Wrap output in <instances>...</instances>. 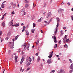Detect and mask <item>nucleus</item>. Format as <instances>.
I'll use <instances>...</instances> for the list:
<instances>
[{"label":"nucleus","instance_id":"9b49d317","mask_svg":"<svg viewBox=\"0 0 73 73\" xmlns=\"http://www.w3.org/2000/svg\"><path fill=\"white\" fill-rule=\"evenodd\" d=\"M73 64L72 63V64H71L70 66V68L71 69H73Z\"/></svg>","mask_w":73,"mask_h":73},{"label":"nucleus","instance_id":"e2e57ef3","mask_svg":"<svg viewBox=\"0 0 73 73\" xmlns=\"http://www.w3.org/2000/svg\"><path fill=\"white\" fill-rule=\"evenodd\" d=\"M66 41V40H63L64 43H65Z\"/></svg>","mask_w":73,"mask_h":73},{"label":"nucleus","instance_id":"c756f323","mask_svg":"<svg viewBox=\"0 0 73 73\" xmlns=\"http://www.w3.org/2000/svg\"><path fill=\"white\" fill-rule=\"evenodd\" d=\"M64 47L65 48H68V45L66 44H65L64 45Z\"/></svg>","mask_w":73,"mask_h":73},{"label":"nucleus","instance_id":"052dcab7","mask_svg":"<svg viewBox=\"0 0 73 73\" xmlns=\"http://www.w3.org/2000/svg\"><path fill=\"white\" fill-rule=\"evenodd\" d=\"M25 26H23V29H25Z\"/></svg>","mask_w":73,"mask_h":73},{"label":"nucleus","instance_id":"4468645a","mask_svg":"<svg viewBox=\"0 0 73 73\" xmlns=\"http://www.w3.org/2000/svg\"><path fill=\"white\" fill-rule=\"evenodd\" d=\"M67 37V36H66V35L64 37V38L63 39V41H66V39Z\"/></svg>","mask_w":73,"mask_h":73},{"label":"nucleus","instance_id":"69168bd1","mask_svg":"<svg viewBox=\"0 0 73 73\" xmlns=\"http://www.w3.org/2000/svg\"><path fill=\"white\" fill-rule=\"evenodd\" d=\"M64 4V2H63L62 3V4L63 5Z\"/></svg>","mask_w":73,"mask_h":73},{"label":"nucleus","instance_id":"72a5a7b5","mask_svg":"<svg viewBox=\"0 0 73 73\" xmlns=\"http://www.w3.org/2000/svg\"><path fill=\"white\" fill-rule=\"evenodd\" d=\"M58 25H59V23H57V25H56V28H57V27H58Z\"/></svg>","mask_w":73,"mask_h":73},{"label":"nucleus","instance_id":"0eeeda50","mask_svg":"<svg viewBox=\"0 0 73 73\" xmlns=\"http://www.w3.org/2000/svg\"><path fill=\"white\" fill-rule=\"evenodd\" d=\"M12 24H13V20L12 19L11 21L9 22V25L10 26H12Z\"/></svg>","mask_w":73,"mask_h":73},{"label":"nucleus","instance_id":"dca6fc26","mask_svg":"<svg viewBox=\"0 0 73 73\" xmlns=\"http://www.w3.org/2000/svg\"><path fill=\"white\" fill-rule=\"evenodd\" d=\"M8 54H11V50H8Z\"/></svg>","mask_w":73,"mask_h":73},{"label":"nucleus","instance_id":"c85d7f7f","mask_svg":"<svg viewBox=\"0 0 73 73\" xmlns=\"http://www.w3.org/2000/svg\"><path fill=\"white\" fill-rule=\"evenodd\" d=\"M25 11V9H23L22 10V12H24Z\"/></svg>","mask_w":73,"mask_h":73},{"label":"nucleus","instance_id":"37998d69","mask_svg":"<svg viewBox=\"0 0 73 73\" xmlns=\"http://www.w3.org/2000/svg\"><path fill=\"white\" fill-rule=\"evenodd\" d=\"M1 34H2V31H0V36L1 35Z\"/></svg>","mask_w":73,"mask_h":73},{"label":"nucleus","instance_id":"79ce46f5","mask_svg":"<svg viewBox=\"0 0 73 73\" xmlns=\"http://www.w3.org/2000/svg\"><path fill=\"white\" fill-rule=\"evenodd\" d=\"M46 7V4H44V5H43V8H44V7Z\"/></svg>","mask_w":73,"mask_h":73},{"label":"nucleus","instance_id":"6e6552de","mask_svg":"<svg viewBox=\"0 0 73 73\" xmlns=\"http://www.w3.org/2000/svg\"><path fill=\"white\" fill-rule=\"evenodd\" d=\"M51 62V59H48L47 60V63H48V64H50Z\"/></svg>","mask_w":73,"mask_h":73},{"label":"nucleus","instance_id":"c03bdc74","mask_svg":"<svg viewBox=\"0 0 73 73\" xmlns=\"http://www.w3.org/2000/svg\"><path fill=\"white\" fill-rule=\"evenodd\" d=\"M23 69V67H21V69H20V72L21 71V70H22V69Z\"/></svg>","mask_w":73,"mask_h":73},{"label":"nucleus","instance_id":"e433bc0d","mask_svg":"<svg viewBox=\"0 0 73 73\" xmlns=\"http://www.w3.org/2000/svg\"><path fill=\"white\" fill-rule=\"evenodd\" d=\"M4 16H5L4 15L3 16V17H2V18H1V20H3V19H4Z\"/></svg>","mask_w":73,"mask_h":73},{"label":"nucleus","instance_id":"603ef678","mask_svg":"<svg viewBox=\"0 0 73 73\" xmlns=\"http://www.w3.org/2000/svg\"><path fill=\"white\" fill-rule=\"evenodd\" d=\"M24 31H25V29H23L22 31V32H23Z\"/></svg>","mask_w":73,"mask_h":73},{"label":"nucleus","instance_id":"2f4dec72","mask_svg":"<svg viewBox=\"0 0 73 73\" xmlns=\"http://www.w3.org/2000/svg\"><path fill=\"white\" fill-rule=\"evenodd\" d=\"M57 44H55V45L54 46V48H56L57 47Z\"/></svg>","mask_w":73,"mask_h":73},{"label":"nucleus","instance_id":"f704fd0d","mask_svg":"<svg viewBox=\"0 0 73 73\" xmlns=\"http://www.w3.org/2000/svg\"><path fill=\"white\" fill-rule=\"evenodd\" d=\"M20 50H21V49H19L18 51V52H19V53H20Z\"/></svg>","mask_w":73,"mask_h":73},{"label":"nucleus","instance_id":"7c9ffc66","mask_svg":"<svg viewBox=\"0 0 73 73\" xmlns=\"http://www.w3.org/2000/svg\"><path fill=\"white\" fill-rule=\"evenodd\" d=\"M33 27H35L36 26V24H35V23H33Z\"/></svg>","mask_w":73,"mask_h":73},{"label":"nucleus","instance_id":"1a4fd4ad","mask_svg":"<svg viewBox=\"0 0 73 73\" xmlns=\"http://www.w3.org/2000/svg\"><path fill=\"white\" fill-rule=\"evenodd\" d=\"M54 42L56 43L57 42V38H56V37H55L54 38Z\"/></svg>","mask_w":73,"mask_h":73},{"label":"nucleus","instance_id":"f257e3e1","mask_svg":"<svg viewBox=\"0 0 73 73\" xmlns=\"http://www.w3.org/2000/svg\"><path fill=\"white\" fill-rule=\"evenodd\" d=\"M27 61L26 66H29L31 65V62L32 60L31 58L30 57L27 58Z\"/></svg>","mask_w":73,"mask_h":73},{"label":"nucleus","instance_id":"a19ab883","mask_svg":"<svg viewBox=\"0 0 73 73\" xmlns=\"http://www.w3.org/2000/svg\"><path fill=\"white\" fill-rule=\"evenodd\" d=\"M69 61H70V63H72V60H71V59H70Z\"/></svg>","mask_w":73,"mask_h":73},{"label":"nucleus","instance_id":"680f3d73","mask_svg":"<svg viewBox=\"0 0 73 73\" xmlns=\"http://www.w3.org/2000/svg\"><path fill=\"white\" fill-rule=\"evenodd\" d=\"M54 72H55V71L54 70H52L51 72H53V73H54Z\"/></svg>","mask_w":73,"mask_h":73},{"label":"nucleus","instance_id":"4d7b16f0","mask_svg":"<svg viewBox=\"0 0 73 73\" xmlns=\"http://www.w3.org/2000/svg\"><path fill=\"white\" fill-rule=\"evenodd\" d=\"M38 53H36L35 54L36 56H38Z\"/></svg>","mask_w":73,"mask_h":73},{"label":"nucleus","instance_id":"864d4df0","mask_svg":"<svg viewBox=\"0 0 73 73\" xmlns=\"http://www.w3.org/2000/svg\"><path fill=\"white\" fill-rule=\"evenodd\" d=\"M62 32H63L62 31H60V33H61V34H62Z\"/></svg>","mask_w":73,"mask_h":73},{"label":"nucleus","instance_id":"6e6d98bb","mask_svg":"<svg viewBox=\"0 0 73 73\" xmlns=\"http://www.w3.org/2000/svg\"><path fill=\"white\" fill-rule=\"evenodd\" d=\"M6 15H7V13H5L4 14V15H3V16H6Z\"/></svg>","mask_w":73,"mask_h":73},{"label":"nucleus","instance_id":"b1692460","mask_svg":"<svg viewBox=\"0 0 73 73\" xmlns=\"http://www.w3.org/2000/svg\"><path fill=\"white\" fill-rule=\"evenodd\" d=\"M42 20V18L41 17V18H40L38 20V21H41V20Z\"/></svg>","mask_w":73,"mask_h":73},{"label":"nucleus","instance_id":"0e129e2a","mask_svg":"<svg viewBox=\"0 0 73 73\" xmlns=\"http://www.w3.org/2000/svg\"><path fill=\"white\" fill-rule=\"evenodd\" d=\"M29 15H28L27 16V17H29L30 18V17H29Z\"/></svg>","mask_w":73,"mask_h":73},{"label":"nucleus","instance_id":"58836bf2","mask_svg":"<svg viewBox=\"0 0 73 73\" xmlns=\"http://www.w3.org/2000/svg\"><path fill=\"white\" fill-rule=\"evenodd\" d=\"M29 46H30V44H29L27 48H29Z\"/></svg>","mask_w":73,"mask_h":73},{"label":"nucleus","instance_id":"9d476101","mask_svg":"<svg viewBox=\"0 0 73 73\" xmlns=\"http://www.w3.org/2000/svg\"><path fill=\"white\" fill-rule=\"evenodd\" d=\"M17 58H18V57L16 56H15V63H16L17 62Z\"/></svg>","mask_w":73,"mask_h":73},{"label":"nucleus","instance_id":"aec40b11","mask_svg":"<svg viewBox=\"0 0 73 73\" xmlns=\"http://www.w3.org/2000/svg\"><path fill=\"white\" fill-rule=\"evenodd\" d=\"M19 25H20V24H19V23H18V24L16 25H15V27H19Z\"/></svg>","mask_w":73,"mask_h":73},{"label":"nucleus","instance_id":"c9c22d12","mask_svg":"<svg viewBox=\"0 0 73 73\" xmlns=\"http://www.w3.org/2000/svg\"><path fill=\"white\" fill-rule=\"evenodd\" d=\"M72 72H73V70H70V73H72Z\"/></svg>","mask_w":73,"mask_h":73},{"label":"nucleus","instance_id":"20e7f679","mask_svg":"<svg viewBox=\"0 0 73 73\" xmlns=\"http://www.w3.org/2000/svg\"><path fill=\"white\" fill-rule=\"evenodd\" d=\"M24 57L22 56V59L21 60V61L20 62V64H22V63H23V62L24 61Z\"/></svg>","mask_w":73,"mask_h":73},{"label":"nucleus","instance_id":"f03ea898","mask_svg":"<svg viewBox=\"0 0 73 73\" xmlns=\"http://www.w3.org/2000/svg\"><path fill=\"white\" fill-rule=\"evenodd\" d=\"M9 44L10 45L9 46V48H10V49H13V48H14V47H13V46H14V42H9Z\"/></svg>","mask_w":73,"mask_h":73},{"label":"nucleus","instance_id":"3c124183","mask_svg":"<svg viewBox=\"0 0 73 73\" xmlns=\"http://www.w3.org/2000/svg\"><path fill=\"white\" fill-rule=\"evenodd\" d=\"M61 40H60L59 42H58L59 44H61Z\"/></svg>","mask_w":73,"mask_h":73},{"label":"nucleus","instance_id":"39448f33","mask_svg":"<svg viewBox=\"0 0 73 73\" xmlns=\"http://www.w3.org/2000/svg\"><path fill=\"white\" fill-rule=\"evenodd\" d=\"M62 11H64V9H60L58 10V12L59 13H61Z\"/></svg>","mask_w":73,"mask_h":73},{"label":"nucleus","instance_id":"8fccbe9b","mask_svg":"<svg viewBox=\"0 0 73 73\" xmlns=\"http://www.w3.org/2000/svg\"><path fill=\"white\" fill-rule=\"evenodd\" d=\"M24 46V48H25V47L27 46V44H25Z\"/></svg>","mask_w":73,"mask_h":73},{"label":"nucleus","instance_id":"2eb2a0df","mask_svg":"<svg viewBox=\"0 0 73 73\" xmlns=\"http://www.w3.org/2000/svg\"><path fill=\"white\" fill-rule=\"evenodd\" d=\"M53 52L52 51V52H50V53L49 55H50L51 56H52L53 55Z\"/></svg>","mask_w":73,"mask_h":73},{"label":"nucleus","instance_id":"4c0bfd02","mask_svg":"<svg viewBox=\"0 0 73 73\" xmlns=\"http://www.w3.org/2000/svg\"><path fill=\"white\" fill-rule=\"evenodd\" d=\"M48 57L49 58H51L52 57V55H50Z\"/></svg>","mask_w":73,"mask_h":73},{"label":"nucleus","instance_id":"de8ad7c7","mask_svg":"<svg viewBox=\"0 0 73 73\" xmlns=\"http://www.w3.org/2000/svg\"><path fill=\"white\" fill-rule=\"evenodd\" d=\"M5 40H8V37H7L5 38Z\"/></svg>","mask_w":73,"mask_h":73},{"label":"nucleus","instance_id":"5701e85b","mask_svg":"<svg viewBox=\"0 0 73 73\" xmlns=\"http://www.w3.org/2000/svg\"><path fill=\"white\" fill-rule=\"evenodd\" d=\"M2 25L3 27H5V24L4 22L2 23Z\"/></svg>","mask_w":73,"mask_h":73},{"label":"nucleus","instance_id":"774afa93","mask_svg":"<svg viewBox=\"0 0 73 73\" xmlns=\"http://www.w3.org/2000/svg\"><path fill=\"white\" fill-rule=\"evenodd\" d=\"M71 17L72 20H73V17L72 16H71Z\"/></svg>","mask_w":73,"mask_h":73},{"label":"nucleus","instance_id":"13d9d810","mask_svg":"<svg viewBox=\"0 0 73 73\" xmlns=\"http://www.w3.org/2000/svg\"><path fill=\"white\" fill-rule=\"evenodd\" d=\"M12 25V27H15V25Z\"/></svg>","mask_w":73,"mask_h":73},{"label":"nucleus","instance_id":"6ab92c4d","mask_svg":"<svg viewBox=\"0 0 73 73\" xmlns=\"http://www.w3.org/2000/svg\"><path fill=\"white\" fill-rule=\"evenodd\" d=\"M40 57L38 56V59L37 60V62H38V61H40Z\"/></svg>","mask_w":73,"mask_h":73},{"label":"nucleus","instance_id":"473e14b6","mask_svg":"<svg viewBox=\"0 0 73 73\" xmlns=\"http://www.w3.org/2000/svg\"><path fill=\"white\" fill-rule=\"evenodd\" d=\"M15 14V11H13L12 13H11V14L12 15H13L14 14Z\"/></svg>","mask_w":73,"mask_h":73},{"label":"nucleus","instance_id":"ddd939ff","mask_svg":"<svg viewBox=\"0 0 73 73\" xmlns=\"http://www.w3.org/2000/svg\"><path fill=\"white\" fill-rule=\"evenodd\" d=\"M25 7L26 8H28L29 7V5L28 4H26L25 5Z\"/></svg>","mask_w":73,"mask_h":73},{"label":"nucleus","instance_id":"a18cd8bd","mask_svg":"<svg viewBox=\"0 0 73 73\" xmlns=\"http://www.w3.org/2000/svg\"><path fill=\"white\" fill-rule=\"evenodd\" d=\"M29 70V68H27V69L26 70V72H27V71H28Z\"/></svg>","mask_w":73,"mask_h":73},{"label":"nucleus","instance_id":"393cba45","mask_svg":"<svg viewBox=\"0 0 73 73\" xmlns=\"http://www.w3.org/2000/svg\"><path fill=\"white\" fill-rule=\"evenodd\" d=\"M38 42H39V40H38L36 42V46H37V45L38 44Z\"/></svg>","mask_w":73,"mask_h":73},{"label":"nucleus","instance_id":"a211bd4d","mask_svg":"<svg viewBox=\"0 0 73 73\" xmlns=\"http://www.w3.org/2000/svg\"><path fill=\"white\" fill-rule=\"evenodd\" d=\"M1 7L2 8H4V4L2 3L1 5Z\"/></svg>","mask_w":73,"mask_h":73},{"label":"nucleus","instance_id":"49530a36","mask_svg":"<svg viewBox=\"0 0 73 73\" xmlns=\"http://www.w3.org/2000/svg\"><path fill=\"white\" fill-rule=\"evenodd\" d=\"M11 5H12L13 4V2H12L11 3Z\"/></svg>","mask_w":73,"mask_h":73},{"label":"nucleus","instance_id":"cd10ccee","mask_svg":"<svg viewBox=\"0 0 73 73\" xmlns=\"http://www.w3.org/2000/svg\"><path fill=\"white\" fill-rule=\"evenodd\" d=\"M56 20L57 21H60V18H59L58 17H57L56 18Z\"/></svg>","mask_w":73,"mask_h":73},{"label":"nucleus","instance_id":"f3484780","mask_svg":"<svg viewBox=\"0 0 73 73\" xmlns=\"http://www.w3.org/2000/svg\"><path fill=\"white\" fill-rule=\"evenodd\" d=\"M19 37V35H17V36H16L15 37V40H16Z\"/></svg>","mask_w":73,"mask_h":73},{"label":"nucleus","instance_id":"338daca9","mask_svg":"<svg viewBox=\"0 0 73 73\" xmlns=\"http://www.w3.org/2000/svg\"><path fill=\"white\" fill-rule=\"evenodd\" d=\"M21 25H24V23H22L21 24Z\"/></svg>","mask_w":73,"mask_h":73},{"label":"nucleus","instance_id":"bf43d9fd","mask_svg":"<svg viewBox=\"0 0 73 73\" xmlns=\"http://www.w3.org/2000/svg\"><path fill=\"white\" fill-rule=\"evenodd\" d=\"M67 4L68 5H70V3H67Z\"/></svg>","mask_w":73,"mask_h":73},{"label":"nucleus","instance_id":"f8f14e48","mask_svg":"<svg viewBox=\"0 0 73 73\" xmlns=\"http://www.w3.org/2000/svg\"><path fill=\"white\" fill-rule=\"evenodd\" d=\"M25 31H26V35H27V36H28V35H29V33L28 31H27V30H25Z\"/></svg>","mask_w":73,"mask_h":73},{"label":"nucleus","instance_id":"4be33fe9","mask_svg":"<svg viewBox=\"0 0 73 73\" xmlns=\"http://www.w3.org/2000/svg\"><path fill=\"white\" fill-rule=\"evenodd\" d=\"M31 32H32V33H34V32H35V30H34V29H32L31 30Z\"/></svg>","mask_w":73,"mask_h":73},{"label":"nucleus","instance_id":"423d86ee","mask_svg":"<svg viewBox=\"0 0 73 73\" xmlns=\"http://www.w3.org/2000/svg\"><path fill=\"white\" fill-rule=\"evenodd\" d=\"M51 16H52V13L51 12H49L48 14V17H47L46 18H48V17H50Z\"/></svg>","mask_w":73,"mask_h":73},{"label":"nucleus","instance_id":"5fc2aeb1","mask_svg":"<svg viewBox=\"0 0 73 73\" xmlns=\"http://www.w3.org/2000/svg\"><path fill=\"white\" fill-rule=\"evenodd\" d=\"M66 29V27H64L63 28V29L65 30V29Z\"/></svg>","mask_w":73,"mask_h":73},{"label":"nucleus","instance_id":"7ed1b4c3","mask_svg":"<svg viewBox=\"0 0 73 73\" xmlns=\"http://www.w3.org/2000/svg\"><path fill=\"white\" fill-rule=\"evenodd\" d=\"M58 73H65V71L63 70H59L58 71Z\"/></svg>","mask_w":73,"mask_h":73},{"label":"nucleus","instance_id":"09e8293b","mask_svg":"<svg viewBox=\"0 0 73 73\" xmlns=\"http://www.w3.org/2000/svg\"><path fill=\"white\" fill-rule=\"evenodd\" d=\"M56 37V36H52V38H54V37Z\"/></svg>","mask_w":73,"mask_h":73},{"label":"nucleus","instance_id":"412c9836","mask_svg":"<svg viewBox=\"0 0 73 73\" xmlns=\"http://www.w3.org/2000/svg\"><path fill=\"white\" fill-rule=\"evenodd\" d=\"M57 33V28L56 29V30L55 32V35H56V34Z\"/></svg>","mask_w":73,"mask_h":73},{"label":"nucleus","instance_id":"ea45409f","mask_svg":"<svg viewBox=\"0 0 73 73\" xmlns=\"http://www.w3.org/2000/svg\"><path fill=\"white\" fill-rule=\"evenodd\" d=\"M66 42H68V41H69V38H68V39L66 38Z\"/></svg>","mask_w":73,"mask_h":73},{"label":"nucleus","instance_id":"a878e982","mask_svg":"<svg viewBox=\"0 0 73 73\" xmlns=\"http://www.w3.org/2000/svg\"><path fill=\"white\" fill-rule=\"evenodd\" d=\"M16 6V5L15 4L13 6V8H15Z\"/></svg>","mask_w":73,"mask_h":73},{"label":"nucleus","instance_id":"bb28decb","mask_svg":"<svg viewBox=\"0 0 73 73\" xmlns=\"http://www.w3.org/2000/svg\"><path fill=\"white\" fill-rule=\"evenodd\" d=\"M25 3H29V1H27V0H25Z\"/></svg>","mask_w":73,"mask_h":73}]
</instances>
